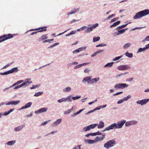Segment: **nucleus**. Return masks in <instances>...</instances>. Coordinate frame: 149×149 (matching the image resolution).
Segmentation results:
<instances>
[{
    "mask_svg": "<svg viewBox=\"0 0 149 149\" xmlns=\"http://www.w3.org/2000/svg\"><path fill=\"white\" fill-rule=\"evenodd\" d=\"M97 125H98L97 127L98 128L100 129L104 127V123L102 121H101L100 122V123L98 125V124H95L90 125L84 128L83 130H89L91 129L94 128Z\"/></svg>",
    "mask_w": 149,
    "mask_h": 149,
    "instance_id": "obj_1",
    "label": "nucleus"
},
{
    "mask_svg": "<svg viewBox=\"0 0 149 149\" xmlns=\"http://www.w3.org/2000/svg\"><path fill=\"white\" fill-rule=\"evenodd\" d=\"M116 144L115 140L112 139L105 143L104 145V146L106 149H109L110 148L114 146Z\"/></svg>",
    "mask_w": 149,
    "mask_h": 149,
    "instance_id": "obj_2",
    "label": "nucleus"
},
{
    "mask_svg": "<svg viewBox=\"0 0 149 149\" xmlns=\"http://www.w3.org/2000/svg\"><path fill=\"white\" fill-rule=\"evenodd\" d=\"M13 36L10 34H5L0 36V42H3L6 40L12 38Z\"/></svg>",
    "mask_w": 149,
    "mask_h": 149,
    "instance_id": "obj_3",
    "label": "nucleus"
},
{
    "mask_svg": "<svg viewBox=\"0 0 149 149\" xmlns=\"http://www.w3.org/2000/svg\"><path fill=\"white\" fill-rule=\"evenodd\" d=\"M47 27L46 26H43L42 27L39 28L38 29H33L32 30H31L30 31H33L35 30H40L37 31H35L34 32H32L31 34V35H33L34 34H36L38 32H42L43 31H46L47 30Z\"/></svg>",
    "mask_w": 149,
    "mask_h": 149,
    "instance_id": "obj_4",
    "label": "nucleus"
},
{
    "mask_svg": "<svg viewBox=\"0 0 149 149\" xmlns=\"http://www.w3.org/2000/svg\"><path fill=\"white\" fill-rule=\"evenodd\" d=\"M128 85L125 84H116L114 86L115 88L116 89H123L127 87Z\"/></svg>",
    "mask_w": 149,
    "mask_h": 149,
    "instance_id": "obj_5",
    "label": "nucleus"
},
{
    "mask_svg": "<svg viewBox=\"0 0 149 149\" xmlns=\"http://www.w3.org/2000/svg\"><path fill=\"white\" fill-rule=\"evenodd\" d=\"M130 68V67L127 65H120L117 68V69L121 70H128Z\"/></svg>",
    "mask_w": 149,
    "mask_h": 149,
    "instance_id": "obj_6",
    "label": "nucleus"
},
{
    "mask_svg": "<svg viewBox=\"0 0 149 149\" xmlns=\"http://www.w3.org/2000/svg\"><path fill=\"white\" fill-rule=\"evenodd\" d=\"M149 101V99L142 100H138L137 101L136 103L138 104H141L142 105L146 104L147 102Z\"/></svg>",
    "mask_w": 149,
    "mask_h": 149,
    "instance_id": "obj_7",
    "label": "nucleus"
},
{
    "mask_svg": "<svg viewBox=\"0 0 149 149\" xmlns=\"http://www.w3.org/2000/svg\"><path fill=\"white\" fill-rule=\"evenodd\" d=\"M125 122L126 121L125 120H123L118 122L116 124V128H121Z\"/></svg>",
    "mask_w": 149,
    "mask_h": 149,
    "instance_id": "obj_8",
    "label": "nucleus"
},
{
    "mask_svg": "<svg viewBox=\"0 0 149 149\" xmlns=\"http://www.w3.org/2000/svg\"><path fill=\"white\" fill-rule=\"evenodd\" d=\"M116 123H114L109 126L106 128L104 130H112L116 128Z\"/></svg>",
    "mask_w": 149,
    "mask_h": 149,
    "instance_id": "obj_9",
    "label": "nucleus"
},
{
    "mask_svg": "<svg viewBox=\"0 0 149 149\" xmlns=\"http://www.w3.org/2000/svg\"><path fill=\"white\" fill-rule=\"evenodd\" d=\"M98 26V23H96L95 24H93V26L90 28H89L86 30V33H88L92 31L93 29L95 28L96 27Z\"/></svg>",
    "mask_w": 149,
    "mask_h": 149,
    "instance_id": "obj_10",
    "label": "nucleus"
},
{
    "mask_svg": "<svg viewBox=\"0 0 149 149\" xmlns=\"http://www.w3.org/2000/svg\"><path fill=\"white\" fill-rule=\"evenodd\" d=\"M102 137L100 136H97L96 137L95 141V142L97 141H100L101 140H103L104 138V134L103 133L102 134Z\"/></svg>",
    "mask_w": 149,
    "mask_h": 149,
    "instance_id": "obj_11",
    "label": "nucleus"
},
{
    "mask_svg": "<svg viewBox=\"0 0 149 149\" xmlns=\"http://www.w3.org/2000/svg\"><path fill=\"white\" fill-rule=\"evenodd\" d=\"M141 11L139 12L136 13L134 17L133 18L134 19H136L138 18H139L143 17Z\"/></svg>",
    "mask_w": 149,
    "mask_h": 149,
    "instance_id": "obj_12",
    "label": "nucleus"
},
{
    "mask_svg": "<svg viewBox=\"0 0 149 149\" xmlns=\"http://www.w3.org/2000/svg\"><path fill=\"white\" fill-rule=\"evenodd\" d=\"M84 142L88 144H92L95 143V141L94 140L89 139H85Z\"/></svg>",
    "mask_w": 149,
    "mask_h": 149,
    "instance_id": "obj_13",
    "label": "nucleus"
},
{
    "mask_svg": "<svg viewBox=\"0 0 149 149\" xmlns=\"http://www.w3.org/2000/svg\"><path fill=\"white\" fill-rule=\"evenodd\" d=\"M47 108H43L39 109L38 111H35V113H41L45 112L47 110Z\"/></svg>",
    "mask_w": 149,
    "mask_h": 149,
    "instance_id": "obj_14",
    "label": "nucleus"
},
{
    "mask_svg": "<svg viewBox=\"0 0 149 149\" xmlns=\"http://www.w3.org/2000/svg\"><path fill=\"white\" fill-rule=\"evenodd\" d=\"M101 134V133L99 132V131L94 133H89L88 134H86L85 136L87 137H88L90 136H95L97 135H100Z\"/></svg>",
    "mask_w": 149,
    "mask_h": 149,
    "instance_id": "obj_15",
    "label": "nucleus"
},
{
    "mask_svg": "<svg viewBox=\"0 0 149 149\" xmlns=\"http://www.w3.org/2000/svg\"><path fill=\"white\" fill-rule=\"evenodd\" d=\"M86 49V47H83L79 48L76 50L73 51V53H75L76 52H79L81 51L85 50Z\"/></svg>",
    "mask_w": 149,
    "mask_h": 149,
    "instance_id": "obj_16",
    "label": "nucleus"
},
{
    "mask_svg": "<svg viewBox=\"0 0 149 149\" xmlns=\"http://www.w3.org/2000/svg\"><path fill=\"white\" fill-rule=\"evenodd\" d=\"M143 17L149 14V10H144L141 11Z\"/></svg>",
    "mask_w": 149,
    "mask_h": 149,
    "instance_id": "obj_17",
    "label": "nucleus"
},
{
    "mask_svg": "<svg viewBox=\"0 0 149 149\" xmlns=\"http://www.w3.org/2000/svg\"><path fill=\"white\" fill-rule=\"evenodd\" d=\"M127 29H125L120 30H118V33L116 32L115 33V34L116 35H118L119 34L123 33Z\"/></svg>",
    "mask_w": 149,
    "mask_h": 149,
    "instance_id": "obj_18",
    "label": "nucleus"
},
{
    "mask_svg": "<svg viewBox=\"0 0 149 149\" xmlns=\"http://www.w3.org/2000/svg\"><path fill=\"white\" fill-rule=\"evenodd\" d=\"M100 78H95L91 79L89 81H88V83L89 84H91L94 82V81L96 82L99 80Z\"/></svg>",
    "mask_w": 149,
    "mask_h": 149,
    "instance_id": "obj_19",
    "label": "nucleus"
},
{
    "mask_svg": "<svg viewBox=\"0 0 149 149\" xmlns=\"http://www.w3.org/2000/svg\"><path fill=\"white\" fill-rule=\"evenodd\" d=\"M79 10V9H76V8H74V10H72L71 12H68L67 13V15H70L72 14H74L76 12L78 11Z\"/></svg>",
    "mask_w": 149,
    "mask_h": 149,
    "instance_id": "obj_20",
    "label": "nucleus"
},
{
    "mask_svg": "<svg viewBox=\"0 0 149 149\" xmlns=\"http://www.w3.org/2000/svg\"><path fill=\"white\" fill-rule=\"evenodd\" d=\"M32 104V103L31 102H29L27 104H26L24 106H23L22 108V109L30 107L31 105Z\"/></svg>",
    "mask_w": 149,
    "mask_h": 149,
    "instance_id": "obj_21",
    "label": "nucleus"
},
{
    "mask_svg": "<svg viewBox=\"0 0 149 149\" xmlns=\"http://www.w3.org/2000/svg\"><path fill=\"white\" fill-rule=\"evenodd\" d=\"M18 70L17 68V67L12 68L11 70H9L10 73H12L13 72H17Z\"/></svg>",
    "mask_w": 149,
    "mask_h": 149,
    "instance_id": "obj_22",
    "label": "nucleus"
},
{
    "mask_svg": "<svg viewBox=\"0 0 149 149\" xmlns=\"http://www.w3.org/2000/svg\"><path fill=\"white\" fill-rule=\"evenodd\" d=\"M135 123H134V121H128L125 123V126H127L135 124Z\"/></svg>",
    "mask_w": 149,
    "mask_h": 149,
    "instance_id": "obj_23",
    "label": "nucleus"
},
{
    "mask_svg": "<svg viewBox=\"0 0 149 149\" xmlns=\"http://www.w3.org/2000/svg\"><path fill=\"white\" fill-rule=\"evenodd\" d=\"M15 142L16 141L15 140L11 141H8L7 143L6 144L8 146H11L15 143Z\"/></svg>",
    "mask_w": 149,
    "mask_h": 149,
    "instance_id": "obj_24",
    "label": "nucleus"
},
{
    "mask_svg": "<svg viewBox=\"0 0 149 149\" xmlns=\"http://www.w3.org/2000/svg\"><path fill=\"white\" fill-rule=\"evenodd\" d=\"M92 78V77L88 76L84 78L83 80V82H85L86 81H88L89 80H90Z\"/></svg>",
    "mask_w": 149,
    "mask_h": 149,
    "instance_id": "obj_25",
    "label": "nucleus"
},
{
    "mask_svg": "<svg viewBox=\"0 0 149 149\" xmlns=\"http://www.w3.org/2000/svg\"><path fill=\"white\" fill-rule=\"evenodd\" d=\"M120 23V21H118L115 22L110 27V28H111L113 27L116 26L117 25L119 24Z\"/></svg>",
    "mask_w": 149,
    "mask_h": 149,
    "instance_id": "obj_26",
    "label": "nucleus"
},
{
    "mask_svg": "<svg viewBox=\"0 0 149 149\" xmlns=\"http://www.w3.org/2000/svg\"><path fill=\"white\" fill-rule=\"evenodd\" d=\"M23 82V81L22 80H21L20 81H17V82H16V83H15L14 84H13V85L12 86H10V87L11 88V87H13L21 83H22Z\"/></svg>",
    "mask_w": 149,
    "mask_h": 149,
    "instance_id": "obj_27",
    "label": "nucleus"
},
{
    "mask_svg": "<svg viewBox=\"0 0 149 149\" xmlns=\"http://www.w3.org/2000/svg\"><path fill=\"white\" fill-rule=\"evenodd\" d=\"M62 121L61 119H59L57 120L54 123V124L55 125H57L59 124Z\"/></svg>",
    "mask_w": 149,
    "mask_h": 149,
    "instance_id": "obj_28",
    "label": "nucleus"
},
{
    "mask_svg": "<svg viewBox=\"0 0 149 149\" xmlns=\"http://www.w3.org/2000/svg\"><path fill=\"white\" fill-rule=\"evenodd\" d=\"M125 55L130 58H131L133 56V54L132 53H129L128 52H126L125 54Z\"/></svg>",
    "mask_w": 149,
    "mask_h": 149,
    "instance_id": "obj_29",
    "label": "nucleus"
},
{
    "mask_svg": "<svg viewBox=\"0 0 149 149\" xmlns=\"http://www.w3.org/2000/svg\"><path fill=\"white\" fill-rule=\"evenodd\" d=\"M128 23H127L122 26H120L117 28L116 29L118 30L121 29L123 28L126 26L128 25Z\"/></svg>",
    "mask_w": 149,
    "mask_h": 149,
    "instance_id": "obj_30",
    "label": "nucleus"
},
{
    "mask_svg": "<svg viewBox=\"0 0 149 149\" xmlns=\"http://www.w3.org/2000/svg\"><path fill=\"white\" fill-rule=\"evenodd\" d=\"M146 49H148V48H147V47H146L143 48H140L139 49V50H138V52H141L143 51H144Z\"/></svg>",
    "mask_w": 149,
    "mask_h": 149,
    "instance_id": "obj_31",
    "label": "nucleus"
},
{
    "mask_svg": "<svg viewBox=\"0 0 149 149\" xmlns=\"http://www.w3.org/2000/svg\"><path fill=\"white\" fill-rule=\"evenodd\" d=\"M130 45H131V44L130 43H126L124 45V47H123V48L124 49H126V48H128V47H130Z\"/></svg>",
    "mask_w": 149,
    "mask_h": 149,
    "instance_id": "obj_32",
    "label": "nucleus"
},
{
    "mask_svg": "<svg viewBox=\"0 0 149 149\" xmlns=\"http://www.w3.org/2000/svg\"><path fill=\"white\" fill-rule=\"evenodd\" d=\"M100 38L99 37H94L93 38V41L95 42L100 40Z\"/></svg>",
    "mask_w": 149,
    "mask_h": 149,
    "instance_id": "obj_33",
    "label": "nucleus"
},
{
    "mask_svg": "<svg viewBox=\"0 0 149 149\" xmlns=\"http://www.w3.org/2000/svg\"><path fill=\"white\" fill-rule=\"evenodd\" d=\"M20 102L19 100L12 101V105H16Z\"/></svg>",
    "mask_w": 149,
    "mask_h": 149,
    "instance_id": "obj_34",
    "label": "nucleus"
},
{
    "mask_svg": "<svg viewBox=\"0 0 149 149\" xmlns=\"http://www.w3.org/2000/svg\"><path fill=\"white\" fill-rule=\"evenodd\" d=\"M113 63V62H111V63H108L107 64H106L105 65L104 67H111Z\"/></svg>",
    "mask_w": 149,
    "mask_h": 149,
    "instance_id": "obj_35",
    "label": "nucleus"
},
{
    "mask_svg": "<svg viewBox=\"0 0 149 149\" xmlns=\"http://www.w3.org/2000/svg\"><path fill=\"white\" fill-rule=\"evenodd\" d=\"M71 90V88L69 87L66 88L63 91L64 92H69Z\"/></svg>",
    "mask_w": 149,
    "mask_h": 149,
    "instance_id": "obj_36",
    "label": "nucleus"
},
{
    "mask_svg": "<svg viewBox=\"0 0 149 149\" xmlns=\"http://www.w3.org/2000/svg\"><path fill=\"white\" fill-rule=\"evenodd\" d=\"M42 93H43V92H38L36 93L35 94L34 96L37 97V96L41 95L42 94Z\"/></svg>",
    "mask_w": 149,
    "mask_h": 149,
    "instance_id": "obj_37",
    "label": "nucleus"
},
{
    "mask_svg": "<svg viewBox=\"0 0 149 149\" xmlns=\"http://www.w3.org/2000/svg\"><path fill=\"white\" fill-rule=\"evenodd\" d=\"M22 126H19L15 128L14 130H20L22 129Z\"/></svg>",
    "mask_w": 149,
    "mask_h": 149,
    "instance_id": "obj_38",
    "label": "nucleus"
},
{
    "mask_svg": "<svg viewBox=\"0 0 149 149\" xmlns=\"http://www.w3.org/2000/svg\"><path fill=\"white\" fill-rule=\"evenodd\" d=\"M67 100V99L66 98H63L61 99L58 100V102L60 103L63 102Z\"/></svg>",
    "mask_w": 149,
    "mask_h": 149,
    "instance_id": "obj_39",
    "label": "nucleus"
},
{
    "mask_svg": "<svg viewBox=\"0 0 149 149\" xmlns=\"http://www.w3.org/2000/svg\"><path fill=\"white\" fill-rule=\"evenodd\" d=\"M41 38L42 40H44L45 39H46L47 38V35H43L41 36Z\"/></svg>",
    "mask_w": 149,
    "mask_h": 149,
    "instance_id": "obj_40",
    "label": "nucleus"
},
{
    "mask_svg": "<svg viewBox=\"0 0 149 149\" xmlns=\"http://www.w3.org/2000/svg\"><path fill=\"white\" fill-rule=\"evenodd\" d=\"M10 74L9 72V71H8L7 72H3V73H1L0 74H1V75H6L8 74Z\"/></svg>",
    "mask_w": 149,
    "mask_h": 149,
    "instance_id": "obj_41",
    "label": "nucleus"
},
{
    "mask_svg": "<svg viewBox=\"0 0 149 149\" xmlns=\"http://www.w3.org/2000/svg\"><path fill=\"white\" fill-rule=\"evenodd\" d=\"M81 97V96H77V97H72V99L75 100H77L79 98Z\"/></svg>",
    "mask_w": 149,
    "mask_h": 149,
    "instance_id": "obj_42",
    "label": "nucleus"
},
{
    "mask_svg": "<svg viewBox=\"0 0 149 149\" xmlns=\"http://www.w3.org/2000/svg\"><path fill=\"white\" fill-rule=\"evenodd\" d=\"M72 110V109H69L67 111H65L64 112V114H66L69 113L71 112V111Z\"/></svg>",
    "mask_w": 149,
    "mask_h": 149,
    "instance_id": "obj_43",
    "label": "nucleus"
},
{
    "mask_svg": "<svg viewBox=\"0 0 149 149\" xmlns=\"http://www.w3.org/2000/svg\"><path fill=\"white\" fill-rule=\"evenodd\" d=\"M22 86H23V85L22 84H21L20 85H19L15 87L14 88V89H18V88H19L22 87Z\"/></svg>",
    "mask_w": 149,
    "mask_h": 149,
    "instance_id": "obj_44",
    "label": "nucleus"
},
{
    "mask_svg": "<svg viewBox=\"0 0 149 149\" xmlns=\"http://www.w3.org/2000/svg\"><path fill=\"white\" fill-rule=\"evenodd\" d=\"M122 57V56H119L116 57L113 60V61H116V60H117L119 59H120V58H121Z\"/></svg>",
    "mask_w": 149,
    "mask_h": 149,
    "instance_id": "obj_45",
    "label": "nucleus"
},
{
    "mask_svg": "<svg viewBox=\"0 0 149 149\" xmlns=\"http://www.w3.org/2000/svg\"><path fill=\"white\" fill-rule=\"evenodd\" d=\"M23 86H27L29 85V83H28V81H26L25 82H24L23 83H22Z\"/></svg>",
    "mask_w": 149,
    "mask_h": 149,
    "instance_id": "obj_46",
    "label": "nucleus"
},
{
    "mask_svg": "<svg viewBox=\"0 0 149 149\" xmlns=\"http://www.w3.org/2000/svg\"><path fill=\"white\" fill-rule=\"evenodd\" d=\"M83 110V109H81L80 110H79V111L76 112V113H74V116H75L77 114H79Z\"/></svg>",
    "mask_w": 149,
    "mask_h": 149,
    "instance_id": "obj_47",
    "label": "nucleus"
},
{
    "mask_svg": "<svg viewBox=\"0 0 149 149\" xmlns=\"http://www.w3.org/2000/svg\"><path fill=\"white\" fill-rule=\"evenodd\" d=\"M83 110V109H81L80 110H79V111L76 112V113H74V116H75L77 114H79Z\"/></svg>",
    "mask_w": 149,
    "mask_h": 149,
    "instance_id": "obj_48",
    "label": "nucleus"
},
{
    "mask_svg": "<svg viewBox=\"0 0 149 149\" xmlns=\"http://www.w3.org/2000/svg\"><path fill=\"white\" fill-rule=\"evenodd\" d=\"M59 44V43H54V44L52 45L51 46H50L49 47V48H51V47H54L55 46H56L58 45Z\"/></svg>",
    "mask_w": 149,
    "mask_h": 149,
    "instance_id": "obj_49",
    "label": "nucleus"
},
{
    "mask_svg": "<svg viewBox=\"0 0 149 149\" xmlns=\"http://www.w3.org/2000/svg\"><path fill=\"white\" fill-rule=\"evenodd\" d=\"M118 18H113L111 19L110 22H115V21L117 20H118Z\"/></svg>",
    "mask_w": 149,
    "mask_h": 149,
    "instance_id": "obj_50",
    "label": "nucleus"
},
{
    "mask_svg": "<svg viewBox=\"0 0 149 149\" xmlns=\"http://www.w3.org/2000/svg\"><path fill=\"white\" fill-rule=\"evenodd\" d=\"M90 71V70H89V69L86 68L85 69V70H84V72L86 73L87 72L88 73Z\"/></svg>",
    "mask_w": 149,
    "mask_h": 149,
    "instance_id": "obj_51",
    "label": "nucleus"
},
{
    "mask_svg": "<svg viewBox=\"0 0 149 149\" xmlns=\"http://www.w3.org/2000/svg\"><path fill=\"white\" fill-rule=\"evenodd\" d=\"M81 66H81V64H79V65H76V66H75L74 67V69H76V68H80V67H81Z\"/></svg>",
    "mask_w": 149,
    "mask_h": 149,
    "instance_id": "obj_52",
    "label": "nucleus"
},
{
    "mask_svg": "<svg viewBox=\"0 0 149 149\" xmlns=\"http://www.w3.org/2000/svg\"><path fill=\"white\" fill-rule=\"evenodd\" d=\"M103 49H102V50H98V51H97V52H96L95 53V54H99L100 53H101L103 51Z\"/></svg>",
    "mask_w": 149,
    "mask_h": 149,
    "instance_id": "obj_53",
    "label": "nucleus"
},
{
    "mask_svg": "<svg viewBox=\"0 0 149 149\" xmlns=\"http://www.w3.org/2000/svg\"><path fill=\"white\" fill-rule=\"evenodd\" d=\"M73 31H72L71 32H70V33H69L68 34H66L65 35L66 36H69L72 34H73Z\"/></svg>",
    "mask_w": 149,
    "mask_h": 149,
    "instance_id": "obj_54",
    "label": "nucleus"
},
{
    "mask_svg": "<svg viewBox=\"0 0 149 149\" xmlns=\"http://www.w3.org/2000/svg\"><path fill=\"white\" fill-rule=\"evenodd\" d=\"M115 16V14H112L111 15H110L108 17V19H109L110 18H111Z\"/></svg>",
    "mask_w": 149,
    "mask_h": 149,
    "instance_id": "obj_55",
    "label": "nucleus"
},
{
    "mask_svg": "<svg viewBox=\"0 0 149 149\" xmlns=\"http://www.w3.org/2000/svg\"><path fill=\"white\" fill-rule=\"evenodd\" d=\"M56 132H55V131H53L52 132H51L50 133H49L48 134H46V135H45V136H47L48 135H49L51 134H54V133H55Z\"/></svg>",
    "mask_w": 149,
    "mask_h": 149,
    "instance_id": "obj_56",
    "label": "nucleus"
},
{
    "mask_svg": "<svg viewBox=\"0 0 149 149\" xmlns=\"http://www.w3.org/2000/svg\"><path fill=\"white\" fill-rule=\"evenodd\" d=\"M38 87V86L37 85H36V86H33L32 87L30 88L31 89H33L36 88V87Z\"/></svg>",
    "mask_w": 149,
    "mask_h": 149,
    "instance_id": "obj_57",
    "label": "nucleus"
},
{
    "mask_svg": "<svg viewBox=\"0 0 149 149\" xmlns=\"http://www.w3.org/2000/svg\"><path fill=\"white\" fill-rule=\"evenodd\" d=\"M123 99H121L119 100L118 102V104H120L121 103H122L123 101Z\"/></svg>",
    "mask_w": 149,
    "mask_h": 149,
    "instance_id": "obj_58",
    "label": "nucleus"
},
{
    "mask_svg": "<svg viewBox=\"0 0 149 149\" xmlns=\"http://www.w3.org/2000/svg\"><path fill=\"white\" fill-rule=\"evenodd\" d=\"M123 93V92H120L117 93H115V94H114L113 95V96H114L117 95H118L122 93Z\"/></svg>",
    "mask_w": 149,
    "mask_h": 149,
    "instance_id": "obj_59",
    "label": "nucleus"
},
{
    "mask_svg": "<svg viewBox=\"0 0 149 149\" xmlns=\"http://www.w3.org/2000/svg\"><path fill=\"white\" fill-rule=\"evenodd\" d=\"M12 63H10L9 64H8L7 65H6L3 68H5L9 66V65H10L12 64Z\"/></svg>",
    "mask_w": 149,
    "mask_h": 149,
    "instance_id": "obj_60",
    "label": "nucleus"
},
{
    "mask_svg": "<svg viewBox=\"0 0 149 149\" xmlns=\"http://www.w3.org/2000/svg\"><path fill=\"white\" fill-rule=\"evenodd\" d=\"M48 121H45V122L42 123L41 124L42 125H44L47 123Z\"/></svg>",
    "mask_w": 149,
    "mask_h": 149,
    "instance_id": "obj_61",
    "label": "nucleus"
},
{
    "mask_svg": "<svg viewBox=\"0 0 149 149\" xmlns=\"http://www.w3.org/2000/svg\"><path fill=\"white\" fill-rule=\"evenodd\" d=\"M6 105H9L10 104H12V101H10L8 103L6 104Z\"/></svg>",
    "mask_w": 149,
    "mask_h": 149,
    "instance_id": "obj_62",
    "label": "nucleus"
},
{
    "mask_svg": "<svg viewBox=\"0 0 149 149\" xmlns=\"http://www.w3.org/2000/svg\"><path fill=\"white\" fill-rule=\"evenodd\" d=\"M10 113L8 111L7 112L6 111L4 113V115L6 116V115H8Z\"/></svg>",
    "mask_w": 149,
    "mask_h": 149,
    "instance_id": "obj_63",
    "label": "nucleus"
},
{
    "mask_svg": "<svg viewBox=\"0 0 149 149\" xmlns=\"http://www.w3.org/2000/svg\"><path fill=\"white\" fill-rule=\"evenodd\" d=\"M145 40L146 41L149 40V36H147L145 39Z\"/></svg>",
    "mask_w": 149,
    "mask_h": 149,
    "instance_id": "obj_64",
    "label": "nucleus"
}]
</instances>
